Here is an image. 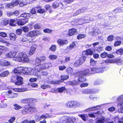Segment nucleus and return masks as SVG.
<instances>
[{"label":"nucleus","instance_id":"40","mask_svg":"<svg viewBox=\"0 0 123 123\" xmlns=\"http://www.w3.org/2000/svg\"><path fill=\"white\" fill-rule=\"evenodd\" d=\"M16 118L14 117H11L8 120V122L9 123H12L15 120Z\"/></svg>","mask_w":123,"mask_h":123},{"label":"nucleus","instance_id":"56","mask_svg":"<svg viewBox=\"0 0 123 123\" xmlns=\"http://www.w3.org/2000/svg\"><path fill=\"white\" fill-rule=\"evenodd\" d=\"M45 12V10L44 9H40L37 11L38 12L40 13H43Z\"/></svg>","mask_w":123,"mask_h":123},{"label":"nucleus","instance_id":"49","mask_svg":"<svg viewBox=\"0 0 123 123\" xmlns=\"http://www.w3.org/2000/svg\"><path fill=\"white\" fill-rule=\"evenodd\" d=\"M22 30L21 29H18L16 30V33L18 35H19L22 33Z\"/></svg>","mask_w":123,"mask_h":123},{"label":"nucleus","instance_id":"27","mask_svg":"<svg viewBox=\"0 0 123 123\" xmlns=\"http://www.w3.org/2000/svg\"><path fill=\"white\" fill-rule=\"evenodd\" d=\"M0 42H1L5 44L6 46H9L11 45L9 42L6 41L5 40H3L0 38Z\"/></svg>","mask_w":123,"mask_h":123},{"label":"nucleus","instance_id":"58","mask_svg":"<svg viewBox=\"0 0 123 123\" xmlns=\"http://www.w3.org/2000/svg\"><path fill=\"white\" fill-rule=\"evenodd\" d=\"M88 55H91L93 54V52L90 49L86 50Z\"/></svg>","mask_w":123,"mask_h":123},{"label":"nucleus","instance_id":"18","mask_svg":"<svg viewBox=\"0 0 123 123\" xmlns=\"http://www.w3.org/2000/svg\"><path fill=\"white\" fill-rule=\"evenodd\" d=\"M76 46V45L75 43L73 42L70 44V45L67 47L66 49L69 50H71L74 48Z\"/></svg>","mask_w":123,"mask_h":123},{"label":"nucleus","instance_id":"63","mask_svg":"<svg viewBox=\"0 0 123 123\" xmlns=\"http://www.w3.org/2000/svg\"><path fill=\"white\" fill-rule=\"evenodd\" d=\"M88 85L87 83H83L80 85V86L81 87H86Z\"/></svg>","mask_w":123,"mask_h":123},{"label":"nucleus","instance_id":"11","mask_svg":"<svg viewBox=\"0 0 123 123\" xmlns=\"http://www.w3.org/2000/svg\"><path fill=\"white\" fill-rule=\"evenodd\" d=\"M37 47V46L36 45L32 46L31 47L30 50L28 53L29 55H32L34 53Z\"/></svg>","mask_w":123,"mask_h":123},{"label":"nucleus","instance_id":"29","mask_svg":"<svg viewBox=\"0 0 123 123\" xmlns=\"http://www.w3.org/2000/svg\"><path fill=\"white\" fill-rule=\"evenodd\" d=\"M9 74V72L8 71H5L2 73L0 74V76L2 77H4L7 76Z\"/></svg>","mask_w":123,"mask_h":123},{"label":"nucleus","instance_id":"51","mask_svg":"<svg viewBox=\"0 0 123 123\" xmlns=\"http://www.w3.org/2000/svg\"><path fill=\"white\" fill-rule=\"evenodd\" d=\"M86 80V79L82 77H80L78 80V82H83Z\"/></svg>","mask_w":123,"mask_h":123},{"label":"nucleus","instance_id":"2","mask_svg":"<svg viewBox=\"0 0 123 123\" xmlns=\"http://www.w3.org/2000/svg\"><path fill=\"white\" fill-rule=\"evenodd\" d=\"M21 102L23 103H27L25 108H33L34 107V103L37 102V100L35 99H32L30 98L24 99L21 101Z\"/></svg>","mask_w":123,"mask_h":123},{"label":"nucleus","instance_id":"43","mask_svg":"<svg viewBox=\"0 0 123 123\" xmlns=\"http://www.w3.org/2000/svg\"><path fill=\"white\" fill-rule=\"evenodd\" d=\"M108 56V54L106 52H104L100 55L101 57L102 58H105Z\"/></svg>","mask_w":123,"mask_h":123},{"label":"nucleus","instance_id":"44","mask_svg":"<svg viewBox=\"0 0 123 123\" xmlns=\"http://www.w3.org/2000/svg\"><path fill=\"white\" fill-rule=\"evenodd\" d=\"M0 36L2 37H7V34L5 32H0Z\"/></svg>","mask_w":123,"mask_h":123},{"label":"nucleus","instance_id":"37","mask_svg":"<svg viewBox=\"0 0 123 123\" xmlns=\"http://www.w3.org/2000/svg\"><path fill=\"white\" fill-rule=\"evenodd\" d=\"M49 58L51 60H54L57 58V56L55 55H50L49 56Z\"/></svg>","mask_w":123,"mask_h":123},{"label":"nucleus","instance_id":"55","mask_svg":"<svg viewBox=\"0 0 123 123\" xmlns=\"http://www.w3.org/2000/svg\"><path fill=\"white\" fill-rule=\"evenodd\" d=\"M11 88L10 87L8 86V87H7V89H9L10 90H9L8 91V93L9 94H10L11 95H12V94L13 93L11 91V90H11L10 89Z\"/></svg>","mask_w":123,"mask_h":123},{"label":"nucleus","instance_id":"8","mask_svg":"<svg viewBox=\"0 0 123 123\" xmlns=\"http://www.w3.org/2000/svg\"><path fill=\"white\" fill-rule=\"evenodd\" d=\"M28 21V19L27 18L21 19L17 21V24L19 25H23L27 22Z\"/></svg>","mask_w":123,"mask_h":123},{"label":"nucleus","instance_id":"34","mask_svg":"<svg viewBox=\"0 0 123 123\" xmlns=\"http://www.w3.org/2000/svg\"><path fill=\"white\" fill-rule=\"evenodd\" d=\"M105 119L104 117L97 120L96 122V123H104Z\"/></svg>","mask_w":123,"mask_h":123},{"label":"nucleus","instance_id":"15","mask_svg":"<svg viewBox=\"0 0 123 123\" xmlns=\"http://www.w3.org/2000/svg\"><path fill=\"white\" fill-rule=\"evenodd\" d=\"M85 61L84 58L83 57H81L80 60L76 61L74 64L75 66H77L82 64Z\"/></svg>","mask_w":123,"mask_h":123},{"label":"nucleus","instance_id":"19","mask_svg":"<svg viewBox=\"0 0 123 123\" xmlns=\"http://www.w3.org/2000/svg\"><path fill=\"white\" fill-rule=\"evenodd\" d=\"M83 23H86L92 21L90 17L87 16L85 17L83 19Z\"/></svg>","mask_w":123,"mask_h":123},{"label":"nucleus","instance_id":"47","mask_svg":"<svg viewBox=\"0 0 123 123\" xmlns=\"http://www.w3.org/2000/svg\"><path fill=\"white\" fill-rule=\"evenodd\" d=\"M80 104L79 102L76 101H74V107H79L80 106Z\"/></svg>","mask_w":123,"mask_h":123},{"label":"nucleus","instance_id":"64","mask_svg":"<svg viewBox=\"0 0 123 123\" xmlns=\"http://www.w3.org/2000/svg\"><path fill=\"white\" fill-rule=\"evenodd\" d=\"M37 79L36 78H31L29 79V81L31 82H34L37 81Z\"/></svg>","mask_w":123,"mask_h":123},{"label":"nucleus","instance_id":"10","mask_svg":"<svg viewBox=\"0 0 123 123\" xmlns=\"http://www.w3.org/2000/svg\"><path fill=\"white\" fill-rule=\"evenodd\" d=\"M91 74H92L91 71H90L88 69H86L83 71H81L77 73V74L79 75V76Z\"/></svg>","mask_w":123,"mask_h":123},{"label":"nucleus","instance_id":"22","mask_svg":"<svg viewBox=\"0 0 123 123\" xmlns=\"http://www.w3.org/2000/svg\"><path fill=\"white\" fill-rule=\"evenodd\" d=\"M74 101H71L68 102L66 105L67 107L71 108V107H74Z\"/></svg>","mask_w":123,"mask_h":123},{"label":"nucleus","instance_id":"9","mask_svg":"<svg viewBox=\"0 0 123 123\" xmlns=\"http://www.w3.org/2000/svg\"><path fill=\"white\" fill-rule=\"evenodd\" d=\"M39 34V32L38 31H33L29 32L27 34L28 37H32L37 36Z\"/></svg>","mask_w":123,"mask_h":123},{"label":"nucleus","instance_id":"54","mask_svg":"<svg viewBox=\"0 0 123 123\" xmlns=\"http://www.w3.org/2000/svg\"><path fill=\"white\" fill-rule=\"evenodd\" d=\"M112 49V48L111 47L109 46H106L105 48V50L107 51H110Z\"/></svg>","mask_w":123,"mask_h":123},{"label":"nucleus","instance_id":"1","mask_svg":"<svg viewBox=\"0 0 123 123\" xmlns=\"http://www.w3.org/2000/svg\"><path fill=\"white\" fill-rule=\"evenodd\" d=\"M16 55L15 52H12L6 54L5 56L6 58H13V60L18 62L22 61L24 62H29L28 56L25 53L22 52L19 53L15 57Z\"/></svg>","mask_w":123,"mask_h":123},{"label":"nucleus","instance_id":"61","mask_svg":"<svg viewBox=\"0 0 123 123\" xmlns=\"http://www.w3.org/2000/svg\"><path fill=\"white\" fill-rule=\"evenodd\" d=\"M30 12L32 14H35L36 12V10L34 8H32Z\"/></svg>","mask_w":123,"mask_h":123},{"label":"nucleus","instance_id":"21","mask_svg":"<svg viewBox=\"0 0 123 123\" xmlns=\"http://www.w3.org/2000/svg\"><path fill=\"white\" fill-rule=\"evenodd\" d=\"M10 38L11 40L15 41L16 39V36L15 34L13 33H11L9 34Z\"/></svg>","mask_w":123,"mask_h":123},{"label":"nucleus","instance_id":"41","mask_svg":"<svg viewBox=\"0 0 123 123\" xmlns=\"http://www.w3.org/2000/svg\"><path fill=\"white\" fill-rule=\"evenodd\" d=\"M96 63V61H94V60L92 59H91L90 61V65L92 66H94L95 65Z\"/></svg>","mask_w":123,"mask_h":123},{"label":"nucleus","instance_id":"42","mask_svg":"<svg viewBox=\"0 0 123 123\" xmlns=\"http://www.w3.org/2000/svg\"><path fill=\"white\" fill-rule=\"evenodd\" d=\"M56 48V46L55 45H52L49 48V49L50 50L54 51H55Z\"/></svg>","mask_w":123,"mask_h":123},{"label":"nucleus","instance_id":"14","mask_svg":"<svg viewBox=\"0 0 123 123\" xmlns=\"http://www.w3.org/2000/svg\"><path fill=\"white\" fill-rule=\"evenodd\" d=\"M12 3L13 5V7L17 6L18 4H19L20 6L22 7L25 5V4L23 3L22 1L17 0H16L15 1L13 2Z\"/></svg>","mask_w":123,"mask_h":123},{"label":"nucleus","instance_id":"12","mask_svg":"<svg viewBox=\"0 0 123 123\" xmlns=\"http://www.w3.org/2000/svg\"><path fill=\"white\" fill-rule=\"evenodd\" d=\"M97 92L95 89H86L83 90L82 92L83 93L89 94L95 93Z\"/></svg>","mask_w":123,"mask_h":123},{"label":"nucleus","instance_id":"52","mask_svg":"<svg viewBox=\"0 0 123 123\" xmlns=\"http://www.w3.org/2000/svg\"><path fill=\"white\" fill-rule=\"evenodd\" d=\"M23 83V81H18L17 82H16L15 83V84L16 85H22Z\"/></svg>","mask_w":123,"mask_h":123},{"label":"nucleus","instance_id":"6","mask_svg":"<svg viewBox=\"0 0 123 123\" xmlns=\"http://www.w3.org/2000/svg\"><path fill=\"white\" fill-rule=\"evenodd\" d=\"M22 73L25 75H31L32 68H30L23 67Z\"/></svg>","mask_w":123,"mask_h":123},{"label":"nucleus","instance_id":"38","mask_svg":"<svg viewBox=\"0 0 123 123\" xmlns=\"http://www.w3.org/2000/svg\"><path fill=\"white\" fill-rule=\"evenodd\" d=\"M79 116L84 121L86 120V116L85 115V114H80L79 115Z\"/></svg>","mask_w":123,"mask_h":123},{"label":"nucleus","instance_id":"5","mask_svg":"<svg viewBox=\"0 0 123 123\" xmlns=\"http://www.w3.org/2000/svg\"><path fill=\"white\" fill-rule=\"evenodd\" d=\"M104 69L103 68H94L91 69L92 74H93L96 73H101L104 72Z\"/></svg>","mask_w":123,"mask_h":123},{"label":"nucleus","instance_id":"45","mask_svg":"<svg viewBox=\"0 0 123 123\" xmlns=\"http://www.w3.org/2000/svg\"><path fill=\"white\" fill-rule=\"evenodd\" d=\"M69 77L68 75L62 76H61V79L62 80H65L68 79Z\"/></svg>","mask_w":123,"mask_h":123},{"label":"nucleus","instance_id":"32","mask_svg":"<svg viewBox=\"0 0 123 123\" xmlns=\"http://www.w3.org/2000/svg\"><path fill=\"white\" fill-rule=\"evenodd\" d=\"M5 6L7 8H11L13 7V5L12 3H6Z\"/></svg>","mask_w":123,"mask_h":123},{"label":"nucleus","instance_id":"36","mask_svg":"<svg viewBox=\"0 0 123 123\" xmlns=\"http://www.w3.org/2000/svg\"><path fill=\"white\" fill-rule=\"evenodd\" d=\"M121 43L122 42L121 41H117L115 42L114 45L115 47L119 46L121 44Z\"/></svg>","mask_w":123,"mask_h":123},{"label":"nucleus","instance_id":"59","mask_svg":"<svg viewBox=\"0 0 123 123\" xmlns=\"http://www.w3.org/2000/svg\"><path fill=\"white\" fill-rule=\"evenodd\" d=\"M41 116H36L35 120L36 121H38L41 119Z\"/></svg>","mask_w":123,"mask_h":123},{"label":"nucleus","instance_id":"13","mask_svg":"<svg viewBox=\"0 0 123 123\" xmlns=\"http://www.w3.org/2000/svg\"><path fill=\"white\" fill-rule=\"evenodd\" d=\"M10 62L6 60H2L0 61V65L4 66H7L10 65Z\"/></svg>","mask_w":123,"mask_h":123},{"label":"nucleus","instance_id":"26","mask_svg":"<svg viewBox=\"0 0 123 123\" xmlns=\"http://www.w3.org/2000/svg\"><path fill=\"white\" fill-rule=\"evenodd\" d=\"M8 21L6 19H3L1 22V24L2 25H6L8 23Z\"/></svg>","mask_w":123,"mask_h":123},{"label":"nucleus","instance_id":"57","mask_svg":"<svg viewBox=\"0 0 123 123\" xmlns=\"http://www.w3.org/2000/svg\"><path fill=\"white\" fill-rule=\"evenodd\" d=\"M86 50L83 51L82 53V56L83 57H85L87 56V55H88L87 53Z\"/></svg>","mask_w":123,"mask_h":123},{"label":"nucleus","instance_id":"48","mask_svg":"<svg viewBox=\"0 0 123 123\" xmlns=\"http://www.w3.org/2000/svg\"><path fill=\"white\" fill-rule=\"evenodd\" d=\"M61 82V81L60 80L53 81H52L51 83L53 84H59Z\"/></svg>","mask_w":123,"mask_h":123},{"label":"nucleus","instance_id":"46","mask_svg":"<svg viewBox=\"0 0 123 123\" xmlns=\"http://www.w3.org/2000/svg\"><path fill=\"white\" fill-rule=\"evenodd\" d=\"M43 31L45 33H49L51 32L52 30L48 29H47L43 30Z\"/></svg>","mask_w":123,"mask_h":123},{"label":"nucleus","instance_id":"4","mask_svg":"<svg viewBox=\"0 0 123 123\" xmlns=\"http://www.w3.org/2000/svg\"><path fill=\"white\" fill-rule=\"evenodd\" d=\"M41 60L38 57H37L35 61V64L37 66H38L39 65H43L45 67L44 68V69H45L48 68H49L50 67L52 66V64L50 63H43L41 64Z\"/></svg>","mask_w":123,"mask_h":123},{"label":"nucleus","instance_id":"20","mask_svg":"<svg viewBox=\"0 0 123 123\" xmlns=\"http://www.w3.org/2000/svg\"><path fill=\"white\" fill-rule=\"evenodd\" d=\"M76 33V30L74 28H72L69 30L68 34L69 36H71Z\"/></svg>","mask_w":123,"mask_h":123},{"label":"nucleus","instance_id":"30","mask_svg":"<svg viewBox=\"0 0 123 123\" xmlns=\"http://www.w3.org/2000/svg\"><path fill=\"white\" fill-rule=\"evenodd\" d=\"M116 53L118 55H122L123 54V48L117 50Z\"/></svg>","mask_w":123,"mask_h":123},{"label":"nucleus","instance_id":"50","mask_svg":"<svg viewBox=\"0 0 123 123\" xmlns=\"http://www.w3.org/2000/svg\"><path fill=\"white\" fill-rule=\"evenodd\" d=\"M68 73L72 74L73 72V69L71 68H69L66 69Z\"/></svg>","mask_w":123,"mask_h":123},{"label":"nucleus","instance_id":"62","mask_svg":"<svg viewBox=\"0 0 123 123\" xmlns=\"http://www.w3.org/2000/svg\"><path fill=\"white\" fill-rule=\"evenodd\" d=\"M49 87L48 85H42L41 86V88L43 89H45L47 87Z\"/></svg>","mask_w":123,"mask_h":123},{"label":"nucleus","instance_id":"39","mask_svg":"<svg viewBox=\"0 0 123 123\" xmlns=\"http://www.w3.org/2000/svg\"><path fill=\"white\" fill-rule=\"evenodd\" d=\"M114 36L113 35H111L108 36L107 38V40L109 41H111L113 40Z\"/></svg>","mask_w":123,"mask_h":123},{"label":"nucleus","instance_id":"16","mask_svg":"<svg viewBox=\"0 0 123 123\" xmlns=\"http://www.w3.org/2000/svg\"><path fill=\"white\" fill-rule=\"evenodd\" d=\"M11 90H13L14 91L18 92H22L27 91V89L26 88H11L10 89Z\"/></svg>","mask_w":123,"mask_h":123},{"label":"nucleus","instance_id":"23","mask_svg":"<svg viewBox=\"0 0 123 123\" xmlns=\"http://www.w3.org/2000/svg\"><path fill=\"white\" fill-rule=\"evenodd\" d=\"M114 60H116L114 63H116L117 64L119 65L123 64V60L119 59H114Z\"/></svg>","mask_w":123,"mask_h":123},{"label":"nucleus","instance_id":"60","mask_svg":"<svg viewBox=\"0 0 123 123\" xmlns=\"http://www.w3.org/2000/svg\"><path fill=\"white\" fill-rule=\"evenodd\" d=\"M117 107H121L123 108V103L121 102H119L118 104Z\"/></svg>","mask_w":123,"mask_h":123},{"label":"nucleus","instance_id":"7","mask_svg":"<svg viewBox=\"0 0 123 123\" xmlns=\"http://www.w3.org/2000/svg\"><path fill=\"white\" fill-rule=\"evenodd\" d=\"M57 42L58 45L60 46H63L64 45L68 43L67 40H63L61 39H58Z\"/></svg>","mask_w":123,"mask_h":123},{"label":"nucleus","instance_id":"28","mask_svg":"<svg viewBox=\"0 0 123 123\" xmlns=\"http://www.w3.org/2000/svg\"><path fill=\"white\" fill-rule=\"evenodd\" d=\"M57 89L59 92L61 93L63 91H65L66 90V89L65 87H62L60 88H57ZM56 91L57 89H56L55 90H54V91H53V92H54Z\"/></svg>","mask_w":123,"mask_h":123},{"label":"nucleus","instance_id":"33","mask_svg":"<svg viewBox=\"0 0 123 123\" xmlns=\"http://www.w3.org/2000/svg\"><path fill=\"white\" fill-rule=\"evenodd\" d=\"M62 123H74L73 121L71 119H66L63 121Z\"/></svg>","mask_w":123,"mask_h":123},{"label":"nucleus","instance_id":"17","mask_svg":"<svg viewBox=\"0 0 123 123\" xmlns=\"http://www.w3.org/2000/svg\"><path fill=\"white\" fill-rule=\"evenodd\" d=\"M23 67H18L15 68L13 70L15 73L20 74L22 72Z\"/></svg>","mask_w":123,"mask_h":123},{"label":"nucleus","instance_id":"3","mask_svg":"<svg viewBox=\"0 0 123 123\" xmlns=\"http://www.w3.org/2000/svg\"><path fill=\"white\" fill-rule=\"evenodd\" d=\"M43 66L39 65L38 66H37L35 68H32L31 75H36L39 76V72L44 69V68L45 67Z\"/></svg>","mask_w":123,"mask_h":123},{"label":"nucleus","instance_id":"24","mask_svg":"<svg viewBox=\"0 0 123 123\" xmlns=\"http://www.w3.org/2000/svg\"><path fill=\"white\" fill-rule=\"evenodd\" d=\"M31 108H24L22 111V113L23 114H26L31 111Z\"/></svg>","mask_w":123,"mask_h":123},{"label":"nucleus","instance_id":"25","mask_svg":"<svg viewBox=\"0 0 123 123\" xmlns=\"http://www.w3.org/2000/svg\"><path fill=\"white\" fill-rule=\"evenodd\" d=\"M116 60L114 59H107L104 61V62L106 63H114Z\"/></svg>","mask_w":123,"mask_h":123},{"label":"nucleus","instance_id":"35","mask_svg":"<svg viewBox=\"0 0 123 123\" xmlns=\"http://www.w3.org/2000/svg\"><path fill=\"white\" fill-rule=\"evenodd\" d=\"M86 35L84 34H79L77 37V38L78 39L84 38L86 37Z\"/></svg>","mask_w":123,"mask_h":123},{"label":"nucleus","instance_id":"53","mask_svg":"<svg viewBox=\"0 0 123 123\" xmlns=\"http://www.w3.org/2000/svg\"><path fill=\"white\" fill-rule=\"evenodd\" d=\"M22 29L23 31L26 32H27L29 30L28 28L26 26H24L22 28Z\"/></svg>","mask_w":123,"mask_h":123},{"label":"nucleus","instance_id":"31","mask_svg":"<svg viewBox=\"0 0 123 123\" xmlns=\"http://www.w3.org/2000/svg\"><path fill=\"white\" fill-rule=\"evenodd\" d=\"M62 4L61 3L55 2L52 5V6L54 8H56L58 7L59 6L62 5Z\"/></svg>","mask_w":123,"mask_h":123}]
</instances>
